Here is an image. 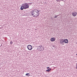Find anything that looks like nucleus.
Wrapping results in <instances>:
<instances>
[{
    "label": "nucleus",
    "instance_id": "2",
    "mask_svg": "<svg viewBox=\"0 0 77 77\" xmlns=\"http://www.w3.org/2000/svg\"><path fill=\"white\" fill-rule=\"evenodd\" d=\"M22 5H23V6H24V9H26L29 8V4L27 3H25L22 4Z\"/></svg>",
    "mask_w": 77,
    "mask_h": 77
},
{
    "label": "nucleus",
    "instance_id": "3",
    "mask_svg": "<svg viewBox=\"0 0 77 77\" xmlns=\"http://www.w3.org/2000/svg\"><path fill=\"white\" fill-rule=\"evenodd\" d=\"M27 47L29 50H31L32 49V46L30 45H28Z\"/></svg>",
    "mask_w": 77,
    "mask_h": 77
},
{
    "label": "nucleus",
    "instance_id": "1",
    "mask_svg": "<svg viewBox=\"0 0 77 77\" xmlns=\"http://www.w3.org/2000/svg\"><path fill=\"white\" fill-rule=\"evenodd\" d=\"M39 11L38 10H32L30 13V15L33 16L34 17H37L39 15Z\"/></svg>",
    "mask_w": 77,
    "mask_h": 77
},
{
    "label": "nucleus",
    "instance_id": "7",
    "mask_svg": "<svg viewBox=\"0 0 77 77\" xmlns=\"http://www.w3.org/2000/svg\"><path fill=\"white\" fill-rule=\"evenodd\" d=\"M38 51H41L42 48H41V46H39V47H38Z\"/></svg>",
    "mask_w": 77,
    "mask_h": 77
},
{
    "label": "nucleus",
    "instance_id": "17",
    "mask_svg": "<svg viewBox=\"0 0 77 77\" xmlns=\"http://www.w3.org/2000/svg\"><path fill=\"white\" fill-rule=\"evenodd\" d=\"M29 5H31L32 4V3H29Z\"/></svg>",
    "mask_w": 77,
    "mask_h": 77
},
{
    "label": "nucleus",
    "instance_id": "19",
    "mask_svg": "<svg viewBox=\"0 0 77 77\" xmlns=\"http://www.w3.org/2000/svg\"><path fill=\"white\" fill-rule=\"evenodd\" d=\"M40 47H41V48H42V46H41Z\"/></svg>",
    "mask_w": 77,
    "mask_h": 77
},
{
    "label": "nucleus",
    "instance_id": "11",
    "mask_svg": "<svg viewBox=\"0 0 77 77\" xmlns=\"http://www.w3.org/2000/svg\"><path fill=\"white\" fill-rule=\"evenodd\" d=\"M29 73H27L26 75H27V76H28L29 77V76H30V75H29Z\"/></svg>",
    "mask_w": 77,
    "mask_h": 77
},
{
    "label": "nucleus",
    "instance_id": "13",
    "mask_svg": "<svg viewBox=\"0 0 77 77\" xmlns=\"http://www.w3.org/2000/svg\"><path fill=\"white\" fill-rule=\"evenodd\" d=\"M56 1H57V2H60V0H56Z\"/></svg>",
    "mask_w": 77,
    "mask_h": 77
},
{
    "label": "nucleus",
    "instance_id": "15",
    "mask_svg": "<svg viewBox=\"0 0 77 77\" xmlns=\"http://www.w3.org/2000/svg\"><path fill=\"white\" fill-rule=\"evenodd\" d=\"M57 16H59V15L58 16H55L54 17V18H57Z\"/></svg>",
    "mask_w": 77,
    "mask_h": 77
},
{
    "label": "nucleus",
    "instance_id": "9",
    "mask_svg": "<svg viewBox=\"0 0 77 77\" xmlns=\"http://www.w3.org/2000/svg\"><path fill=\"white\" fill-rule=\"evenodd\" d=\"M51 41L52 42L54 41H55V38H52L51 39Z\"/></svg>",
    "mask_w": 77,
    "mask_h": 77
},
{
    "label": "nucleus",
    "instance_id": "4",
    "mask_svg": "<svg viewBox=\"0 0 77 77\" xmlns=\"http://www.w3.org/2000/svg\"><path fill=\"white\" fill-rule=\"evenodd\" d=\"M60 44L62 45H64V43L65 42H64V40L63 39H61L60 40Z\"/></svg>",
    "mask_w": 77,
    "mask_h": 77
},
{
    "label": "nucleus",
    "instance_id": "12",
    "mask_svg": "<svg viewBox=\"0 0 77 77\" xmlns=\"http://www.w3.org/2000/svg\"><path fill=\"white\" fill-rule=\"evenodd\" d=\"M44 47L43 46V47H42V51H43V50H44Z\"/></svg>",
    "mask_w": 77,
    "mask_h": 77
},
{
    "label": "nucleus",
    "instance_id": "14",
    "mask_svg": "<svg viewBox=\"0 0 77 77\" xmlns=\"http://www.w3.org/2000/svg\"><path fill=\"white\" fill-rule=\"evenodd\" d=\"M60 1H63V2H65V0H60Z\"/></svg>",
    "mask_w": 77,
    "mask_h": 77
},
{
    "label": "nucleus",
    "instance_id": "16",
    "mask_svg": "<svg viewBox=\"0 0 77 77\" xmlns=\"http://www.w3.org/2000/svg\"><path fill=\"white\" fill-rule=\"evenodd\" d=\"M10 44L11 45L12 44V42H10Z\"/></svg>",
    "mask_w": 77,
    "mask_h": 77
},
{
    "label": "nucleus",
    "instance_id": "6",
    "mask_svg": "<svg viewBox=\"0 0 77 77\" xmlns=\"http://www.w3.org/2000/svg\"><path fill=\"white\" fill-rule=\"evenodd\" d=\"M64 42L66 44H67V43H68V40L67 39H65V40H64Z\"/></svg>",
    "mask_w": 77,
    "mask_h": 77
},
{
    "label": "nucleus",
    "instance_id": "18",
    "mask_svg": "<svg viewBox=\"0 0 77 77\" xmlns=\"http://www.w3.org/2000/svg\"><path fill=\"white\" fill-rule=\"evenodd\" d=\"M47 69H49V67H47Z\"/></svg>",
    "mask_w": 77,
    "mask_h": 77
},
{
    "label": "nucleus",
    "instance_id": "5",
    "mask_svg": "<svg viewBox=\"0 0 77 77\" xmlns=\"http://www.w3.org/2000/svg\"><path fill=\"white\" fill-rule=\"evenodd\" d=\"M72 16H73V17H75L76 16H77V13L75 11L74 12H73L72 13Z\"/></svg>",
    "mask_w": 77,
    "mask_h": 77
},
{
    "label": "nucleus",
    "instance_id": "10",
    "mask_svg": "<svg viewBox=\"0 0 77 77\" xmlns=\"http://www.w3.org/2000/svg\"><path fill=\"white\" fill-rule=\"evenodd\" d=\"M51 69L49 68L48 70H46V71L47 72H50V71H51Z\"/></svg>",
    "mask_w": 77,
    "mask_h": 77
},
{
    "label": "nucleus",
    "instance_id": "8",
    "mask_svg": "<svg viewBox=\"0 0 77 77\" xmlns=\"http://www.w3.org/2000/svg\"><path fill=\"white\" fill-rule=\"evenodd\" d=\"M24 9V5H22L20 9L22 10H23V9Z\"/></svg>",
    "mask_w": 77,
    "mask_h": 77
}]
</instances>
